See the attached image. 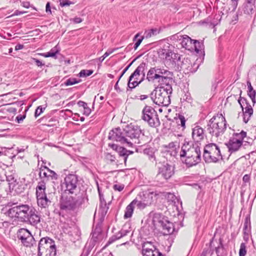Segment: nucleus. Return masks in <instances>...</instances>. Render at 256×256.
I'll return each instance as SVG.
<instances>
[{"instance_id":"obj_1","label":"nucleus","mask_w":256,"mask_h":256,"mask_svg":"<svg viewBox=\"0 0 256 256\" xmlns=\"http://www.w3.org/2000/svg\"><path fill=\"white\" fill-rule=\"evenodd\" d=\"M6 214L11 218H16L21 222L36 226L41 217L38 211L28 204H20L9 208Z\"/></svg>"},{"instance_id":"obj_2","label":"nucleus","mask_w":256,"mask_h":256,"mask_svg":"<svg viewBox=\"0 0 256 256\" xmlns=\"http://www.w3.org/2000/svg\"><path fill=\"white\" fill-rule=\"evenodd\" d=\"M180 156L188 167L196 166L201 161L200 148L197 144L184 141L181 148Z\"/></svg>"},{"instance_id":"obj_3","label":"nucleus","mask_w":256,"mask_h":256,"mask_svg":"<svg viewBox=\"0 0 256 256\" xmlns=\"http://www.w3.org/2000/svg\"><path fill=\"white\" fill-rule=\"evenodd\" d=\"M68 194L64 193L61 196L59 203L61 210L65 212L74 210L82 207L86 200L82 194L75 197Z\"/></svg>"},{"instance_id":"obj_4","label":"nucleus","mask_w":256,"mask_h":256,"mask_svg":"<svg viewBox=\"0 0 256 256\" xmlns=\"http://www.w3.org/2000/svg\"><path fill=\"white\" fill-rule=\"evenodd\" d=\"M226 128L225 118L220 114L214 116L209 120L207 130L212 136L218 138L224 134Z\"/></svg>"},{"instance_id":"obj_5","label":"nucleus","mask_w":256,"mask_h":256,"mask_svg":"<svg viewBox=\"0 0 256 256\" xmlns=\"http://www.w3.org/2000/svg\"><path fill=\"white\" fill-rule=\"evenodd\" d=\"M172 92V86L168 82L158 88L152 93H154V98L152 97L153 102L158 105L168 106L170 103V96Z\"/></svg>"},{"instance_id":"obj_6","label":"nucleus","mask_w":256,"mask_h":256,"mask_svg":"<svg viewBox=\"0 0 256 256\" xmlns=\"http://www.w3.org/2000/svg\"><path fill=\"white\" fill-rule=\"evenodd\" d=\"M126 137V146L133 147L140 144V138L144 136L140 126L130 124L125 129Z\"/></svg>"},{"instance_id":"obj_7","label":"nucleus","mask_w":256,"mask_h":256,"mask_svg":"<svg viewBox=\"0 0 256 256\" xmlns=\"http://www.w3.org/2000/svg\"><path fill=\"white\" fill-rule=\"evenodd\" d=\"M148 64L142 62L130 75L128 82V87L134 88L140 84L145 78V70L147 68Z\"/></svg>"},{"instance_id":"obj_8","label":"nucleus","mask_w":256,"mask_h":256,"mask_svg":"<svg viewBox=\"0 0 256 256\" xmlns=\"http://www.w3.org/2000/svg\"><path fill=\"white\" fill-rule=\"evenodd\" d=\"M56 248L54 242L46 237L40 239L38 246V256H55Z\"/></svg>"},{"instance_id":"obj_9","label":"nucleus","mask_w":256,"mask_h":256,"mask_svg":"<svg viewBox=\"0 0 256 256\" xmlns=\"http://www.w3.org/2000/svg\"><path fill=\"white\" fill-rule=\"evenodd\" d=\"M203 157L206 162H216L222 158L219 147L214 143L205 146Z\"/></svg>"},{"instance_id":"obj_10","label":"nucleus","mask_w":256,"mask_h":256,"mask_svg":"<svg viewBox=\"0 0 256 256\" xmlns=\"http://www.w3.org/2000/svg\"><path fill=\"white\" fill-rule=\"evenodd\" d=\"M141 118L151 127L156 128L160 125L157 112L152 106H146L144 107Z\"/></svg>"},{"instance_id":"obj_11","label":"nucleus","mask_w":256,"mask_h":256,"mask_svg":"<svg viewBox=\"0 0 256 256\" xmlns=\"http://www.w3.org/2000/svg\"><path fill=\"white\" fill-rule=\"evenodd\" d=\"M162 55L164 64L167 68L179 70L180 65V56L179 54L169 50H162Z\"/></svg>"},{"instance_id":"obj_12","label":"nucleus","mask_w":256,"mask_h":256,"mask_svg":"<svg viewBox=\"0 0 256 256\" xmlns=\"http://www.w3.org/2000/svg\"><path fill=\"white\" fill-rule=\"evenodd\" d=\"M154 222L158 226L161 227L162 232L164 235H168L173 233L175 230L173 223L170 222L167 218L159 214H155Z\"/></svg>"},{"instance_id":"obj_13","label":"nucleus","mask_w":256,"mask_h":256,"mask_svg":"<svg viewBox=\"0 0 256 256\" xmlns=\"http://www.w3.org/2000/svg\"><path fill=\"white\" fill-rule=\"evenodd\" d=\"M246 136V132L243 130L240 133L234 134L232 136L226 144L229 152H232L238 150L242 145L244 138Z\"/></svg>"},{"instance_id":"obj_14","label":"nucleus","mask_w":256,"mask_h":256,"mask_svg":"<svg viewBox=\"0 0 256 256\" xmlns=\"http://www.w3.org/2000/svg\"><path fill=\"white\" fill-rule=\"evenodd\" d=\"M174 174V166L166 164L159 168L158 172L156 176V179L158 182L162 184L170 178Z\"/></svg>"},{"instance_id":"obj_15","label":"nucleus","mask_w":256,"mask_h":256,"mask_svg":"<svg viewBox=\"0 0 256 256\" xmlns=\"http://www.w3.org/2000/svg\"><path fill=\"white\" fill-rule=\"evenodd\" d=\"M78 180L74 174H69L64 178V184L65 185L64 193L73 194L78 191Z\"/></svg>"},{"instance_id":"obj_16","label":"nucleus","mask_w":256,"mask_h":256,"mask_svg":"<svg viewBox=\"0 0 256 256\" xmlns=\"http://www.w3.org/2000/svg\"><path fill=\"white\" fill-rule=\"evenodd\" d=\"M132 234V229L130 226V224H126L122 226L120 231L116 233L115 236H114L110 238L106 246L110 244L114 241L116 240L126 237V242L122 244H125L127 243L128 242V240H130V237Z\"/></svg>"},{"instance_id":"obj_17","label":"nucleus","mask_w":256,"mask_h":256,"mask_svg":"<svg viewBox=\"0 0 256 256\" xmlns=\"http://www.w3.org/2000/svg\"><path fill=\"white\" fill-rule=\"evenodd\" d=\"M108 138L121 144L126 145V137L125 134V130H121L120 128H116L112 130L109 132Z\"/></svg>"},{"instance_id":"obj_18","label":"nucleus","mask_w":256,"mask_h":256,"mask_svg":"<svg viewBox=\"0 0 256 256\" xmlns=\"http://www.w3.org/2000/svg\"><path fill=\"white\" fill-rule=\"evenodd\" d=\"M18 238L21 240L22 244L26 246L32 245L34 238L31 233L26 228L20 229L18 232Z\"/></svg>"},{"instance_id":"obj_19","label":"nucleus","mask_w":256,"mask_h":256,"mask_svg":"<svg viewBox=\"0 0 256 256\" xmlns=\"http://www.w3.org/2000/svg\"><path fill=\"white\" fill-rule=\"evenodd\" d=\"M39 175L41 178L44 179L46 181H48L49 180H56L58 178V174L50 170L46 166H44L43 168H40Z\"/></svg>"},{"instance_id":"obj_20","label":"nucleus","mask_w":256,"mask_h":256,"mask_svg":"<svg viewBox=\"0 0 256 256\" xmlns=\"http://www.w3.org/2000/svg\"><path fill=\"white\" fill-rule=\"evenodd\" d=\"M144 256H163L150 242H146L142 246Z\"/></svg>"},{"instance_id":"obj_21","label":"nucleus","mask_w":256,"mask_h":256,"mask_svg":"<svg viewBox=\"0 0 256 256\" xmlns=\"http://www.w3.org/2000/svg\"><path fill=\"white\" fill-rule=\"evenodd\" d=\"M156 74L158 75L157 80L158 82H166L168 80H170V78L172 76V73L170 71L162 68L155 67Z\"/></svg>"},{"instance_id":"obj_22","label":"nucleus","mask_w":256,"mask_h":256,"mask_svg":"<svg viewBox=\"0 0 256 256\" xmlns=\"http://www.w3.org/2000/svg\"><path fill=\"white\" fill-rule=\"evenodd\" d=\"M174 40H178L180 41V43L183 48L190 50L192 48V43L194 40L191 39L188 36L185 35L184 36L174 35L172 36Z\"/></svg>"},{"instance_id":"obj_23","label":"nucleus","mask_w":256,"mask_h":256,"mask_svg":"<svg viewBox=\"0 0 256 256\" xmlns=\"http://www.w3.org/2000/svg\"><path fill=\"white\" fill-rule=\"evenodd\" d=\"M154 196L155 194L154 192L146 191L140 192L137 197L145 203L146 206H150L152 203Z\"/></svg>"},{"instance_id":"obj_24","label":"nucleus","mask_w":256,"mask_h":256,"mask_svg":"<svg viewBox=\"0 0 256 256\" xmlns=\"http://www.w3.org/2000/svg\"><path fill=\"white\" fill-rule=\"evenodd\" d=\"M238 102L242 108L243 114H246V115H248V116H251L253 114V110L251 106L248 104L247 100L240 96Z\"/></svg>"},{"instance_id":"obj_25","label":"nucleus","mask_w":256,"mask_h":256,"mask_svg":"<svg viewBox=\"0 0 256 256\" xmlns=\"http://www.w3.org/2000/svg\"><path fill=\"white\" fill-rule=\"evenodd\" d=\"M204 136V134L202 128L196 126L192 128V138L194 141L198 142L203 140Z\"/></svg>"},{"instance_id":"obj_26","label":"nucleus","mask_w":256,"mask_h":256,"mask_svg":"<svg viewBox=\"0 0 256 256\" xmlns=\"http://www.w3.org/2000/svg\"><path fill=\"white\" fill-rule=\"evenodd\" d=\"M92 234V240L95 242H100L103 240L104 234L102 232L101 226L99 224L96 226Z\"/></svg>"},{"instance_id":"obj_27","label":"nucleus","mask_w":256,"mask_h":256,"mask_svg":"<svg viewBox=\"0 0 256 256\" xmlns=\"http://www.w3.org/2000/svg\"><path fill=\"white\" fill-rule=\"evenodd\" d=\"M159 76L156 74L155 67L150 68L147 73L146 79L148 82H154L155 80H157Z\"/></svg>"},{"instance_id":"obj_28","label":"nucleus","mask_w":256,"mask_h":256,"mask_svg":"<svg viewBox=\"0 0 256 256\" xmlns=\"http://www.w3.org/2000/svg\"><path fill=\"white\" fill-rule=\"evenodd\" d=\"M37 202L39 206L46 208L50 203V201L47 198L46 196H45L37 198Z\"/></svg>"},{"instance_id":"obj_29","label":"nucleus","mask_w":256,"mask_h":256,"mask_svg":"<svg viewBox=\"0 0 256 256\" xmlns=\"http://www.w3.org/2000/svg\"><path fill=\"white\" fill-rule=\"evenodd\" d=\"M6 180L9 182L10 188L17 191L18 182H16V180H14V178L12 176H6Z\"/></svg>"},{"instance_id":"obj_30","label":"nucleus","mask_w":256,"mask_h":256,"mask_svg":"<svg viewBox=\"0 0 256 256\" xmlns=\"http://www.w3.org/2000/svg\"><path fill=\"white\" fill-rule=\"evenodd\" d=\"M134 204L132 202L126 208L124 218H130L132 216L134 212Z\"/></svg>"},{"instance_id":"obj_31","label":"nucleus","mask_w":256,"mask_h":256,"mask_svg":"<svg viewBox=\"0 0 256 256\" xmlns=\"http://www.w3.org/2000/svg\"><path fill=\"white\" fill-rule=\"evenodd\" d=\"M254 4L245 3L244 5L243 10L244 14H250L254 12Z\"/></svg>"},{"instance_id":"obj_32","label":"nucleus","mask_w":256,"mask_h":256,"mask_svg":"<svg viewBox=\"0 0 256 256\" xmlns=\"http://www.w3.org/2000/svg\"><path fill=\"white\" fill-rule=\"evenodd\" d=\"M120 157L122 158L124 163H126V161L128 158V150L123 147H120L118 150Z\"/></svg>"},{"instance_id":"obj_33","label":"nucleus","mask_w":256,"mask_h":256,"mask_svg":"<svg viewBox=\"0 0 256 256\" xmlns=\"http://www.w3.org/2000/svg\"><path fill=\"white\" fill-rule=\"evenodd\" d=\"M132 204L134 205H136L137 208L140 210H143L146 207L148 206L145 203L143 202L142 200H140L138 197H136V198L132 201Z\"/></svg>"},{"instance_id":"obj_34","label":"nucleus","mask_w":256,"mask_h":256,"mask_svg":"<svg viewBox=\"0 0 256 256\" xmlns=\"http://www.w3.org/2000/svg\"><path fill=\"white\" fill-rule=\"evenodd\" d=\"M193 46L194 48L195 51L196 53L202 52L204 50V44L196 40H194L193 42L192 46Z\"/></svg>"},{"instance_id":"obj_35","label":"nucleus","mask_w":256,"mask_h":256,"mask_svg":"<svg viewBox=\"0 0 256 256\" xmlns=\"http://www.w3.org/2000/svg\"><path fill=\"white\" fill-rule=\"evenodd\" d=\"M160 30L158 28H152L148 30H147L145 32L146 38H150L152 36L157 35L160 33Z\"/></svg>"},{"instance_id":"obj_36","label":"nucleus","mask_w":256,"mask_h":256,"mask_svg":"<svg viewBox=\"0 0 256 256\" xmlns=\"http://www.w3.org/2000/svg\"><path fill=\"white\" fill-rule=\"evenodd\" d=\"M58 52V50H55L54 48L52 49L50 52L46 53L38 54L42 56L45 58L48 57H55L56 54Z\"/></svg>"},{"instance_id":"obj_37","label":"nucleus","mask_w":256,"mask_h":256,"mask_svg":"<svg viewBox=\"0 0 256 256\" xmlns=\"http://www.w3.org/2000/svg\"><path fill=\"white\" fill-rule=\"evenodd\" d=\"M166 147L176 151L180 147V142H178L177 140L172 142L169 143L168 145Z\"/></svg>"},{"instance_id":"obj_38","label":"nucleus","mask_w":256,"mask_h":256,"mask_svg":"<svg viewBox=\"0 0 256 256\" xmlns=\"http://www.w3.org/2000/svg\"><path fill=\"white\" fill-rule=\"evenodd\" d=\"M246 254V246L245 243H242L239 250L240 256H245Z\"/></svg>"},{"instance_id":"obj_39","label":"nucleus","mask_w":256,"mask_h":256,"mask_svg":"<svg viewBox=\"0 0 256 256\" xmlns=\"http://www.w3.org/2000/svg\"><path fill=\"white\" fill-rule=\"evenodd\" d=\"M93 72L92 70H84L80 72L79 76L80 77H86L90 76Z\"/></svg>"},{"instance_id":"obj_40","label":"nucleus","mask_w":256,"mask_h":256,"mask_svg":"<svg viewBox=\"0 0 256 256\" xmlns=\"http://www.w3.org/2000/svg\"><path fill=\"white\" fill-rule=\"evenodd\" d=\"M177 123L178 125H180L182 128H185L186 119L184 116L179 115L177 120Z\"/></svg>"},{"instance_id":"obj_41","label":"nucleus","mask_w":256,"mask_h":256,"mask_svg":"<svg viewBox=\"0 0 256 256\" xmlns=\"http://www.w3.org/2000/svg\"><path fill=\"white\" fill-rule=\"evenodd\" d=\"M60 4L61 6H68L70 4H74V2L69 0H59Z\"/></svg>"},{"instance_id":"obj_42","label":"nucleus","mask_w":256,"mask_h":256,"mask_svg":"<svg viewBox=\"0 0 256 256\" xmlns=\"http://www.w3.org/2000/svg\"><path fill=\"white\" fill-rule=\"evenodd\" d=\"M78 82L75 78H68L64 84L66 86H68L73 85Z\"/></svg>"},{"instance_id":"obj_43","label":"nucleus","mask_w":256,"mask_h":256,"mask_svg":"<svg viewBox=\"0 0 256 256\" xmlns=\"http://www.w3.org/2000/svg\"><path fill=\"white\" fill-rule=\"evenodd\" d=\"M124 185L122 184H115L113 186V188L114 190L118 192L122 191L124 188Z\"/></svg>"},{"instance_id":"obj_44","label":"nucleus","mask_w":256,"mask_h":256,"mask_svg":"<svg viewBox=\"0 0 256 256\" xmlns=\"http://www.w3.org/2000/svg\"><path fill=\"white\" fill-rule=\"evenodd\" d=\"M248 96L251 98L252 102L254 103H255V98H256V91L254 90H251V91H248Z\"/></svg>"},{"instance_id":"obj_45","label":"nucleus","mask_w":256,"mask_h":256,"mask_svg":"<svg viewBox=\"0 0 256 256\" xmlns=\"http://www.w3.org/2000/svg\"><path fill=\"white\" fill-rule=\"evenodd\" d=\"M44 181V180H43L38 182L36 190H46V184Z\"/></svg>"},{"instance_id":"obj_46","label":"nucleus","mask_w":256,"mask_h":256,"mask_svg":"<svg viewBox=\"0 0 256 256\" xmlns=\"http://www.w3.org/2000/svg\"><path fill=\"white\" fill-rule=\"evenodd\" d=\"M44 109V108H42V106H38L34 113L35 117L37 118L38 116L43 112V110Z\"/></svg>"},{"instance_id":"obj_47","label":"nucleus","mask_w":256,"mask_h":256,"mask_svg":"<svg viewBox=\"0 0 256 256\" xmlns=\"http://www.w3.org/2000/svg\"><path fill=\"white\" fill-rule=\"evenodd\" d=\"M45 190H36V198H42V196H46V194L44 192Z\"/></svg>"},{"instance_id":"obj_48","label":"nucleus","mask_w":256,"mask_h":256,"mask_svg":"<svg viewBox=\"0 0 256 256\" xmlns=\"http://www.w3.org/2000/svg\"><path fill=\"white\" fill-rule=\"evenodd\" d=\"M32 60L38 66L42 67L44 65V64L43 63L42 61L36 58H32Z\"/></svg>"},{"instance_id":"obj_49","label":"nucleus","mask_w":256,"mask_h":256,"mask_svg":"<svg viewBox=\"0 0 256 256\" xmlns=\"http://www.w3.org/2000/svg\"><path fill=\"white\" fill-rule=\"evenodd\" d=\"M143 40L144 36H142L136 40V42L135 43L134 46V49L135 50L138 48V46L140 45Z\"/></svg>"},{"instance_id":"obj_50","label":"nucleus","mask_w":256,"mask_h":256,"mask_svg":"<svg viewBox=\"0 0 256 256\" xmlns=\"http://www.w3.org/2000/svg\"><path fill=\"white\" fill-rule=\"evenodd\" d=\"M91 113V110L90 108L87 106L86 108H84V114L86 116H88Z\"/></svg>"},{"instance_id":"obj_51","label":"nucleus","mask_w":256,"mask_h":256,"mask_svg":"<svg viewBox=\"0 0 256 256\" xmlns=\"http://www.w3.org/2000/svg\"><path fill=\"white\" fill-rule=\"evenodd\" d=\"M26 118L25 115H18L16 116V119L18 123H20L22 122Z\"/></svg>"},{"instance_id":"obj_52","label":"nucleus","mask_w":256,"mask_h":256,"mask_svg":"<svg viewBox=\"0 0 256 256\" xmlns=\"http://www.w3.org/2000/svg\"><path fill=\"white\" fill-rule=\"evenodd\" d=\"M24 13V12H21V11H20L18 10H16L10 16H8L7 18H10V17H12V16H14L20 15V14H23Z\"/></svg>"},{"instance_id":"obj_53","label":"nucleus","mask_w":256,"mask_h":256,"mask_svg":"<svg viewBox=\"0 0 256 256\" xmlns=\"http://www.w3.org/2000/svg\"><path fill=\"white\" fill-rule=\"evenodd\" d=\"M78 104L79 106L82 107L84 109L88 106V104L86 102L80 100L78 102Z\"/></svg>"},{"instance_id":"obj_54","label":"nucleus","mask_w":256,"mask_h":256,"mask_svg":"<svg viewBox=\"0 0 256 256\" xmlns=\"http://www.w3.org/2000/svg\"><path fill=\"white\" fill-rule=\"evenodd\" d=\"M21 4L23 7L26 8H28L30 6V2L26 1L22 2H21Z\"/></svg>"},{"instance_id":"obj_55","label":"nucleus","mask_w":256,"mask_h":256,"mask_svg":"<svg viewBox=\"0 0 256 256\" xmlns=\"http://www.w3.org/2000/svg\"><path fill=\"white\" fill-rule=\"evenodd\" d=\"M168 198H170L172 202H175V200L176 198L173 194L169 193L168 194Z\"/></svg>"},{"instance_id":"obj_56","label":"nucleus","mask_w":256,"mask_h":256,"mask_svg":"<svg viewBox=\"0 0 256 256\" xmlns=\"http://www.w3.org/2000/svg\"><path fill=\"white\" fill-rule=\"evenodd\" d=\"M46 12H50V14H52L50 7V3L49 2H48L46 4Z\"/></svg>"},{"instance_id":"obj_57","label":"nucleus","mask_w":256,"mask_h":256,"mask_svg":"<svg viewBox=\"0 0 256 256\" xmlns=\"http://www.w3.org/2000/svg\"><path fill=\"white\" fill-rule=\"evenodd\" d=\"M242 179H243V180H244V182H249V180H250V177L249 175L245 174L244 176Z\"/></svg>"},{"instance_id":"obj_58","label":"nucleus","mask_w":256,"mask_h":256,"mask_svg":"<svg viewBox=\"0 0 256 256\" xmlns=\"http://www.w3.org/2000/svg\"><path fill=\"white\" fill-rule=\"evenodd\" d=\"M250 116H248V115H246V114H244V122L245 123H247L250 120Z\"/></svg>"},{"instance_id":"obj_59","label":"nucleus","mask_w":256,"mask_h":256,"mask_svg":"<svg viewBox=\"0 0 256 256\" xmlns=\"http://www.w3.org/2000/svg\"><path fill=\"white\" fill-rule=\"evenodd\" d=\"M74 22L76 24H79L82 22V19L80 18H74L73 20Z\"/></svg>"},{"instance_id":"obj_60","label":"nucleus","mask_w":256,"mask_h":256,"mask_svg":"<svg viewBox=\"0 0 256 256\" xmlns=\"http://www.w3.org/2000/svg\"><path fill=\"white\" fill-rule=\"evenodd\" d=\"M232 5L233 6V10H235L236 8L237 7L238 5V1H232Z\"/></svg>"},{"instance_id":"obj_61","label":"nucleus","mask_w":256,"mask_h":256,"mask_svg":"<svg viewBox=\"0 0 256 256\" xmlns=\"http://www.w3.org/2000/svg\"><path fill=\"white\" fill-rule=\"evenodd\" d=\"M23 48H24L23 45L19 44L16 45V46H15V50H20L22 49Z\"/></svg>"},{"instance_id":"obj_62","label":"nucleus","mask_w":256,"mask_h":256,"mask_svg":"<svg viewBox=\"0 0 256 256\" xmlns=\"http://www.w3.org/2000/svg\"><path fill=\"white\" fill-rule=\"evenodd\" d=\"M110 146L112 149L116 150V151H118V148L120 147L115 144H112Z\"/></svg>"},{"instance_id":"obj_63","label":"nucleus","mask_w":256,"mask_h":256,"mask_svg":"<svg viewBox=\"0 0 256 256\" xmlns=\"http://www.w3.org/2000/svg\"><path fill=\"white\" fill-rule=\"evenodd\" d=\"M248 91H251L254 90L252 87L250 82H248Z\"/></svg>"},{"instance_id":"obj_64","label":"nucleus","mask_w":256,"mask_h":256,"mask_svg":"<svg viewBox=\"0 0 256 256\" xmlns=\"http://www.w3.org/2000/svg\"><path fill=\"white\" fill-rule=\"evenodd\" d=\"M132 66V63H130L123 70L122 72V74H124L125 72L128 70V68H130V66Z\"/></svg>"}]
</instances>
